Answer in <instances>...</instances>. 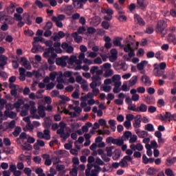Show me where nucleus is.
I'll list each match as a JSON object with an SVG mask.
<instances>
[{"instance_id":"0e129e2a","label":"nucleus","mask_w":176,"mask_h":176,"mask_svg":"<svg viewBox=\"0 0 176 176\" xmlns=\"http://www.w3.org/2000/svg\"><path fill=\"white\" fill-rule=\"evenodd\" d=\"M117 164H120V167L122 168L127 167V161L120 160V162H117Z\"/></svg>"},{"instance_id":"39448f33","label":"nucleus","mask_w":176,"mask_h":176,"mask_svg":"<svg viewBox=\"0 0 176 176\" xmlns=\"http://www.w3.org/2000/svg\"><path fill=\"white\" fill-rule=\"evenodd\" d=\"M140 80L142 81V83H144V85L146 87H149L152 84L151 78H149V77L146 75L142 76Z\"/></svg>"},{"instance_id":"58836bf2","label":"nucleus","mask_w":176,"mask_h":176,"mask_svg":"<svg viewBox=\"0 0 176 176\" xmlns=\"http://www.w3.org/2000/svg\"><path fill=\"white\" fill-rule=\"evenodd\" d=\"M176 157H173V159H166V166H171V165L175 164Z\"/></svg>"},{"instance_id":"79ce46f5","label":"nucleus","mask_w":176,"mask_h":176,"mask_svg":"<svg viewBox=\"0 0 176 176\" xmlns=\"http://www.w3.org/2000/svg\"><path fill=\"white\" fill-rule=\"evenodd\" d=\"M109 125H110V129L113 132L116 131V120H109Z\"/></svg>"},{"instance_id":"a18cd8bd","label":"nucleus","mask_w":176,"mask_h":176,"mask_svg":"<svg viewBox=\"0 0 176 176\" xmlns=\"http://www.w3.org/2000/svg\"><path fill=\"white\" fill-rule=\"evenodd\" d=\"M135 118H136V116L133 114L126 115V122H132V120H135Z\"/></svg>"},{"instance_id":"dca6fc26","label":"nucleus","mask_w":176,"mask_h":176,"mask_svg":"<svg viewBox=\"0 0 176 176\" xmlns=\"http://www.w3.org/2000/svg\"><path fill=\"white\" fill-rule=\"evenodd\" d=\"M142 119V116L138 115L136 116V118H135V122H133V128L135 129H139L140 128V122L142 121L140 120Z\"/></svg>"},{"instance_id":"20e7f679","label":"nucleus","mask_w":176,"mask_h":176,"mask_svg":"<svg viewBox=\"0 0 176 176\" xmlns=\"http://www.w3.org/2000/svg\"><path fill=\"white\" fill-rule=\"evenodd\" d=\"M114 69H121V70H123V72H126L127 70V67H126V63L123 61H119L114 63Z\"/></svg>"},{"instance_id":"3c124183","label":"nucleus","mask_w":176,"mask_h":176,"mask_svg":"<svg viewBox=\"0 0 176 176\" xmlns=\"http://www.w3.org/2000/svg\"><path fill=\"white\" fill-rule=\"evenodd\" d=\"M146 111H148L149 113H153L155 112H157V107H155L153 106H149Z\"/></svg>"},{"instance_id":"bb28decb","label":"nucleus","mask_w":176,"mask_h":176,"mask_svg":"<svg viewBox=\"0 0 176 176\" xmlns=\"http://www.w3.org/2000/svg\"><path fill=\"white\" fill-rule=\"evenodd\" d=\"M73 5L76 9H82L83 8V4L80 1V0H72Z\"/></svg>"},{"instance_id":"6ab92c4d","label":"nucleus","mask_w":176,"mask_h":176,"mask_svg":"<svg viewBox=\"0 0 176 176\" xmlns=\"http://www.w3.org/2000/svg\"><path fill=\"white\" fill-rule=\"evenodd\" d=\"M131 149L133 151H142V150H144V146H142V144L140 143L137 144L136 145L131 144Z\"/></svg>"},{"instance_id":"338daca9","label":"nucleus","mask_w":176,"mask_h":176,"mask_svg":"<svg viewBox=\"0 0 176 176\" xmlns=\"http://www.w3.org/2000/svg\"><path fill=\"white\" fill-rule=\"evenodd\" d=\"M31 149H33V147L30 144H25L23 146V150L30 151Z\"/></svg>"},{"instance_id":"c756f323","label":"nucleus","mask_w":176,"mask_h":176,"mask_svg":"<svg viewBox=\"0 0 176 176\" xmlns=\"http://www.w3.org/2000/svg\"><path fill=\"white\" fill-rule=\"evenodd\" d=\"M23 104H24V101L22 99H18V100L14 103V104H12V107H15L16 109H19Z\"/></svg>"},{"instance_id":"4be33fe9","label":"nucleus","mask_w":176,"mask_h":176,"mask_svg":"<svg viewBox=\"0 0 176 176\" xmlns=\"http://www.w3.org/2000/svg\"><path fill=\"white\" fill-rule=\"evenodd\" d=\"M104 41L106 42V43L104 44V47H106V49L109 50L111 48V39L109 36L104 37Z\"/></svg>"},{"instance_id":"6e6d98bb","label":"nucleus","mask_w":176,"mask_h":176,"mask_svg":"<svg viewBox=\"0 0 176 176\" xmlns=\"http://www.w3.org/2000/svg\"><path fill=\"white\" fill-rule=\"evenodd\" d=\"M11 63H12V68H14V69H16L18 67H20V64H19L20 62L12 60Z\"/></svg>"},{"instance_id":"49530a36","label":"nucleus","mask_w":176,"mask_h":176,"mask_svg":"<svg viewBox=\"0 0 176 176\" xmlns=\"http://www.w3.org/2000/svg\"><path fill=\"white\" fill-rule=\"evenodd\" d=\"M134 20L137 23H144V19H142V17L138 14H134Z\"/></svg>"},{"instance_id":"f3484780","label":"nucleus","mask_w":176,"mask_h":176,"mask_svg":"<svg viewBox=\"0 0 176 176\" xmlns=\"http://www.w3.org/2000/svg\"><path fill=\"white\" fill-rule=\"evenodd\" d=\"M12 16L3 14L0 15V22L1 23H10L12 21Z\"/></svg>"},{"instance_id":"cd10ccee","label":"nucleus","mask_w":176,"mask_h":176,"mask_svg":"<svg viewBox=\"0 0 176 176\" xmlns=\"http://www.w3.org/2000/svg\"><path fill=\"white\" fill-rule=\"evenodd\" d=\"M138 82V76H132V78L129 80V87H133L135 85H136V82Z\"/></svg>"},{"instance_id":"2f4dec72","label":"nucleus","mask_w":176,"mask_h":176,"mask_svg":"<svg viewBox=\"0 0 176 176\" xmlns=\"http://www.w3.org/2000/svg\"><path fill=\"white\" fill-rule=\"evenodd\" d=\"M110 143L117 145V146H122L124 145V141L122 140H113Z\"/></svg>"},{"instance_id":"13d9d810","label":"nucleus","mask_w":176,"mask_h":176,"mask_svg":"<svg viewBox=\"0 0 176 176\" xmlns=\"http://www.w3.org/2000/svg\"><path fill=\"white\" fill-rule=\"evenodd\" d=\"M14 19H15L16 21H21V20H23V16L19 14L15 13L14 14Z\"/></svg>"},{"instance_id":"f8f14e48","label":"nucleus","mask_w":176,"mask_h":176,"mask_svg":"<svg viewBox=\"0 0 176 176\" xmlns=\"http://www.w3.org/2000/svg\"><path fill=\"white\" fill-rule=\"evenodd\" d=\"M148 109V107L146 106V104H140V105H139V107H137V109L134 111V112L146 113Z\"/></svg>"},{"instance_id":"4468645a","label":"nucleus","mask_w":176,"mask_h":176,"mask_svg":"<svg viewBox=\"0 0 176 176\" xmlns=\"http://www.w3.org/2000/svg\"><path fill=\"white\" fill-rule=\"evenodd\" d=\"M67 59V56H63L61 58H56V65L62 67H66V60Z\"/></svg>"},{"instance_id":"774afa93","label":"nucleus","mask_w":176,"mask_h":176,"mask_svg":"<svg viewBox=\"0 0 176 176\" xmlns=\"http://www.w3.org/2000/svg\"><path fill=\"white\" fill-rule=\"evenodd\" d=\"M113 148V146H110L107 148V155H106L107 156L111 157L113 155V152H112Z\"/></svg>"},{"instance_id":"473e14b6","label":"nucleus","mask_w":176,"mask_h":176,"mask_svg":"<svg viewBox=\"0 0 176 176\" xmlns=\"http://www.w3.org/2000/svg\"><path fill=\"white\" fill-rule=\"evenodd\" d=\"M67 60V63L69 64V65H74V63L76 62V61H80V60H77L76 59V57L75 56H72L71 58H69V59H66Z\"/></svg>"},{"instance_id":"1a4fd4ad","label":"nucleus","mask_w":176,"mask_h":176,"mask_svg":"<svg viewBox=\"0 0 176 176\" xmlns=\"http://www.w3.org/2000/svg\"><path fill=\"white\" fill-rule=\"evenodd\" d=\"M166 28V23H157V32L165 35L166 32H164V30Z\"/></svg>"},{"instance_id":"de8ad7c7","label":"nucleus","mask_w":176,"mask_h":176,"mask_svg":"<svg viewBox=\"0 0 176 176\" xmlns=\"http://www.w3.org/2000/svg\"><path fill=\"white\" fill-rule=\"evenodd\" d=\"M34 42H33V43H34V45H36V43H38V42H40V43H45V42H46L45 41V38H41V37H34Z\"/></svg>"},{"instance_id":"72a5a7b5","label":"nucleus","mask_w":176,"mask_h":176,"mask_svg":"<svg viewBox=\"0 0 176 176\" xmlns=\"http://www.w3.org/2000/svg\"><path fill=\"white\" fill-rule=\"evenodd\" d=\"M3 108H5V111H10L14 110L15 109V107L12 106V104L11 103H7L3 105Z\"/></svg>"},{"instance_id":"c03bdc74","label":"nucleus","mask_w":176,"mask_h":176,"mask_svg":"<svg viewBox=\"0 0 176 176\" xmlns=\"http://www.w3.org/2000/svg\"><path fill=\"white\" fill-rule=\"evenodd\" d=\"M5 126H7L10 129L16 128V126H15V120H12L10 123L7 122V124H5Z\"/></svg>"},{"instance_id":"9d476101","label":"nucleus","mask_w":176,"mask_h":176,"mask_svg":"<svg viewBox=\"0 0 176 176\" xmlns=\"http://www.w3.org/2000/svg\"><path fill=\"white\" fill-rule=\"evenodd\" d=\"M110 57H109V59L110 62L114 63L116 60H117V50L116 49H111L110 50Z\"/></svg>"},{"instance_id":"5701e85b","label":"nucleus","mask_w":176,"mask_h":176,"mask_svg":"<svg viewBox=\"0 0 176 176\" xmlns=\"http://www.w3.org/2000/svg\"><path fill=\"white\" fill-rule=\"evenodd\" d=\"M159 170L153 167H151L149 168H148V170H146V175H149V176H153L157 174V173H158Z\"/></svg>"},{"instance_id":"c9c22d12","label":"nucleus","mask_w":176,"mask_h":176,"mask_svg":"<svg viewBox=\"0 0 176 176\" xmlns=\"http://www.w3.org/2000/svg\"><path fill=\"white\" fill-rule=\"evenodd\" d=\"M74 79L76 80V83L79 85L85 84L87 82V80L82 79V76H76V78Z\"/></svg>"},{"instance_id":"4c0bfd02","label":"nucleus","mask_w":176,"mask_h":176,"mask_svg":"<svg viewBox=\"0 0 176 176\" xmlns=\"http://www.w3.org/2000/svg\"><path fill=\"white\" fill-rule=\"evenodd\" d=\"M59 98H60V100H62L60 102V104H65V102L71 101V99H69V98L63 95L60 96Z\"/></svg>"},{"instance_id":"aec40b11","label":"nucleus","mask_w":176,"mask_h":176,"mask_svg":"<svg viewBox=\"0 0 176 176\" xmlns=\"http://www.w3.org/2000/svg\"><path fill=\"white\" fill-rule=\"evenodd\" d=\"M52 38H53V41H58L60 38H65V33H63V32L62 31H59V32H58V34L54 35Z\"/></svg>"},{"instance_id":"e433bc0d","label":"nucleus","mask_w":176,"mask_h":176,"mask_svg":"<svg viewBox=\"0 0 176 176\" xmlns=\"http://www.w3.org/2000/svg\"><path fill=\"white\" fill-rule=\"evenodd\" d=\"M52 122L50 120L45 121V123H43V127L45 128V130L50 129V126H52Z\"/></svg>"},{"instance_id":"7c9ffc66","label":"nucleus","mask_w":176,"mask_h":176,"mask_svg":"<svg viewBox=\"0 0 176 176\" xmlns=\"http://www.w3.org/2000/svg\"><path fill=\"white\" fill-rule=\"evenodd\" d=\"M146 64H148V61L146 60H142L140 63H138V65H137L138 70L139 71L144 70V67Z\"/></svg>"},{"instance_id":"a19ab883","label":"nucleus","mask_w":176,"mask_h":176,"mask_svg":"<svg viewBox=\"0 0 176 176\" xmlns=\"http://www.w3.org/2000/svg\"><path fill=\"white\" fill-rule=\"evenodd\" d=\"M21 133V127L16 126L14 130V132H12V135H14V137H18V135H19Z\"/></svg>"},{"instance_id":"a878e982","label":"nucleus","mask_w":176,"mask_h":176,"mask_svg":"<svg viewBox=\"0 0 176 176\" xmlns=\"http://www.w3.org/2000/svg\"><path fill=\"white\" fill-rule=\"evenodd\" d=\"M37 113H38V116H40L41 118L46 117V113L45 112V107L43 106L38 107V110Z\"/></svg>"},{"instance_id":"412c9836","label":"nucleus","mask_w":176,"mask_h":176,"mask_svg":"<svg viewBox=\"0 0 176 176\" xmlns=\"http://www.w3.org/2000/svg\"><path fill=\"white\" fill-rule=\"evenodd\" d=\"M23 19L25 20V21H28V23H32L34 20H35V16H30V14L28 13L23 14Z\"/></svg>"},{"instance_id":"ea45409f","label":"nucleus","mask_w":176,"mask_h":176,"mask_svg":"<svg viewBox=\"0 0 176 176\" xmlns=\"http://www.w3.org/2000/svg\"><path fill=\"white\" fill-rule=\"evenodd\" d=\"M145 102L149 105L153 104V103H155V98H153L152 96H147L145 98Z\"/></svg>"},{"instance_id":"423d86ee","label":"nucleus","mask_w":176,"mask_h":176,"mask_svg":"<svg viewBox=\"0 0 176 176\" xmlns=\"http://www.w3.org/2000/svg\"><path fill=\"white\" fill-rule=\"evenodd\" d=\"M67 16H65V15L64 14H58L57 16H52V21L54 23H61V21H64V20H65Z\"/></svg>"},{"instance_id":"a211bd4d","label":"nucleus","mask_w":176,"mask_h":176,"mask_svg":"<svg viewBox=\"0 0 176 176\" xmlns=\"http://www.w3.org/2000/svg\"><path fill=\"white\" fill-rule=\"evenodd\" d=\"M3 115L5 117L10 118V119H14L16 117V113L14 111H3Z\"/></svg>"},{"instance_id":"e2e57ef3","label":"nucleus","mask_w":176,"mask_h":176,"mask_svg":"<svg viewBox=\"0 0 176 176\" xmlns=\"http://www.w3.org/2000/svg\"><path fill=\"white\" fill-rule=\"evenodd\" d=\"M60 129H58V131H65V127H66V124L63 122H59V124H58Z\"/></svg>"},{"instance_id":"8fccbe9b","label":"nucleus","mask_w":176,"mask_h":176,"mask_svg":"<svg viewBox=\"0 0 176 176\" xmlns=\"http://www.w3.org/2000/svg\"><path fill=\"white\" fill-rule=\"evenodd\" d=\"M19 135H20V138H16V143L20 142V140H25L28 138H27V134L25 133H21V134Z\"/></svg>"},{"instance_id":"7ed1b4c3","label":"nucleus","mask_w":176,"mask_h":176,"mask_svg":"<svg viewBox=\"0 0 176 176\" xmlns=\"http://www.w3.org/2000/svg\"><path fill=\"white\" fill-rule=\"evenodd\" d=\"M37 137L41 139L50 140V130L45 129L44 131H43V133H37Z\"/></svg>"},{"instance_id":"f03ea898","label":"nucleus","mask_w":176,"mask_h":176,"mask_svg":"<svg viewBox=\"0 0 176 176\" xmlns=\"http://www.w3.org/2000/svg\"><path fill=\"white\" fill-rule=\"evenodd\" d=\"M166 68V64L164 62L158 64L155 63L153 64V74L155 75V76H162V72L161 70H164Z\"/></svg>"},{"instance_id":"4d7b16f0","label":"nucleus","mask_w":176,"mask_h":176,"mask_svg":"<svg viewBox=\"0 0 176 176\" xmlns=\"http://www.w3.org/2000/svg\"><path fill=\"white\" fill-rule=\"evenodd\" d=\"M122 126H124V128L129 129L130 127L132 126V123L130 122V121H124Z\"/></svg>"},{"instance_id":"b1692460","label":"nucleus","mask_w":176,"mask_h":176,"mask_svg":"<svg viewBox=\"0 0 176 176\" xmlns=\"http://www.w3.org/2000/svg\"><path fill=\"white\" fill-rule=\"evenodd\" d=\"M72 38H74L75 43H80L82 42V36H78L76 32L72 33Z\"/></svg>"},{"instance_id":"0eeeda50","label":"nucleus","mask_w":176,"mask_h":176,"mask_svg":"<svg viewBox=\"0 0 176 176\" xmlns=\"http://www.w3.org/2000/svg\"><path fill=\"white\" fill-rule=\"evenodd\" d=\"M20 63H22L23 67H24L25 69H31V65L30 64L28 60H27V58L25 57H21V58L20 59Z\"/></svg>"},{"instance_id":"393cba45","label":"nucleus","mask_w":176,"mask_h":176,"mask_svg":"<svg viewBox=\"0 0 176 176\" xmlns=\"http://www.w3.org/2000/svg\"><path fill=\"white\" fill-rule=\"evenodd\" d=\"M18 72H20V80H25V69L20 67L19 69H18Z\"/></svg>"},{"instance_id":"09e8293b","label":"nucleus","mask_w":176,"mask_h":176,"mask_svg":"<svg viewBox=\"0 0 176 176\" xmlns=\"http://www.w3.org/2000/svg\"><path fill=\"white\" fill-rule=\"evenodd\" d=\"M113 75V70L108 69L104 73V78H109Z\"/></svg>"},{"instance_id":"c85d7f7f","label":"nucleus","mask_w":176,"mask_h":176,"mask_svg":"<svg viewBox=\"0 0 176 176\" xmlns=\"http://www.w3.org/2000/svg\"><path fill=\"white\" fill-rule=\"evenodd\" d=\"M16 9L14 3H11L9 7L7 8V12L8 14H13Z\"/></svg>"},{"instance_id":"6e6552de","label":"nucleus","mask_w":176,"mask_h":176,"mask_svg":"<svg viewBox=\"0 0 176 176\" xmlns=\"http://www.w3.org/2000/svg\"><path fill=\"white\" fill-rule=\"evenodd\" d=\"M117 98H119L120 99L114 100V104L119 106L123 105V99H124V94L123 93L119 94V95H117Z\"/></svg>"},{"instance_id":"f257e3e1","label":"nucleus","mask_w":176,"mask_h":176,"mask_svg":"<svg viewBox=\"0 0 176 176\" xmlns=\"http://www.w3.org/2000/svg\"><path fill=\"white\" fill-rule=\"evenodd\" d=\"M139 47L138 42L128 41L126 45H123V51L124 53H128L127 55H124V59L126 61H130V58L135 56V51L138 50Z\"/></svg>"},{"instance_id":"5fc2aeb1","label":"nucleus","mask_w":176,"mask_h":176,"mask_svg":"<svg viewBox=\"0 0 176 176\" xmlns=\"http://www.w3.org/2000/svg\"><path fill=\"white\" fill-rule=\"evenodd\" d=\"M165 175L166 176H175L174 173H173V170L170 168L165 169Z\"/></svg>"},{"instance_id":"680f3d73","label":"nucleus","mask_w":176,"mask_h":176,"mask_svg":"<svg viewBox=\"0 0 176 176\" xmlns=\"http://www.w3.org/2000/svg\"><path fill=\"white\" fill-rule=\"evenodd\" d=\"M38 52V45H34V43L33 48H32V53L37 54Z\"/></svg>"},{"instance_id":"603ef678","label":"nucleus","mask_w":176,"mask_h":176,"mask_svg":"<svg viewBox=\"0 0 176 176\" xmlns=\"http://www.w3.org/2000/svg\"><path fill=\"white\" fill-rule=\"evenodd\" d=\"M104 162H103L100 157H97V158H96V164L98 166H104Z\"/></svg>"},{"instance_id":"69168bd1","label":"nucleus","mask_w":176,"mask_h":176,"mask_svg":"<svg viewBox=\"0 0 176 176\" xmlns=\"http://www.w3.org/2000/svg\"><path fill=\"white\" fill-rule=\"evenodd\" d=\"M121 89L122 91L127 92V91H129V90H130V88L129 87H127V84L123 83V85H122Z\"/></svg>"},{"instance_id":"052dcab7","label":"nucleus","mask_w":176,"mask_h":176,"mask_svg":"<svg viewBox=\"0 0 176 176\" xmlns=\"http://www.w3.org/2000/svg\"><path fill=\"white\" fill-rule=\"evenodd\" d=\"M157 104H158V107L160 108L165 106V102L164 101V99H159Z\"/></svg>"},{"instance_id":"9b49d317","label":"nucleus","mask_w":176,"mask_h":176,"mask_svg":"<svg viewBox=\"0 0 176 176\" xmlns=\"http://www.w3.org/2000/svg\"><path fill=\"white\" fill-rule=\"evenodd\" d=\"M8 58L5 55H0V67L3 70L5 65L8 64Z\"/></svg>"},{"instance_id":"2eb2a0df","label":"nucleus","mask_w":176,"mask_h":176,"mask_svg":"<svg viewBox=\"0 0 176 176\" xmlns=\"http://www.w3.org/2000/svg\"><path fill=\"white\" fill-rule=\"evenodd\" d=\"M135 132L136 133V135H138L137 137H139V138H142V139H144L146 137H148L149 135L147 131H140L139 129H135Z\"/></svg>"},{"instance_id":"864d4df0","label":"nucleus","mask_w":176,"mask_h":176,"mask_svg":"<svg viewBox=\"0 0 176 176\" xmlns=\"http://www.w3.org/2000/svg\"><path fill=\"white\" fill-rule=\"evenodd\" d=\"M123 137H124L126 139L131 138L132 133L129 131H126L124 133H123Z\"/></svg>"},{"instance_id":"37998d69","label":"nucleus","mask_w":176,"mask_h":176,"mask_svg":"<svg viewBox=\"0 0 176 176\" xmlns=\"http://www.w3.org/2000/svg\"><path fill=\"white\" fill-rule=\"evenodd\" d=\"M145 131H149V132L155 131V129L153 128V125L151 123L147 124L146 125H145Z\"/></svg>"},{"instance_id":"ddd939ff","label":"nucleus","mask_w":176,"mask_h":176,"mask_svg":"<svg viewBox=\"0 0 176 176\" xmlns=\"http://www.w3.org/2000/svg\"><path fill=\"white\" fill-rule=\"evenodd\" d=\"M56 133L60 135V138L63 139L64 140H66L67 138H69L71 136V133L66 132L65 133V131H57Z\"/></svg>"},{"instance_id":"bf43d9fd","label":"nucleus","mask_w":176,"mask_h":176,"mask_svg":"<svg viewBox=\"0 0 176 176\" xmlns=\"http://www.w3.org/2000/svg\"><path fill=\"white\" fill-rule=\"evenodd\" d=\"M168 38H170V40L171 41V42H173V43H175L176 39H175V34L171 33L168 34Z\"/></svg>"},{"instance_id":"f704fd0d","label":"nucleus","mask_w":176,"mask_h":176,"mask_svg":"<svg viewBox=\"0 0 176 176\" xmlns=\"http://www.w3.org/2000/svg\"><path fill=\"white\" fill-rule=\"evenodd\" d=\"M137 3L140 9H142V10H144V9L146 8V4H145V0H137Z\"/></svg>"}]
</instances>
